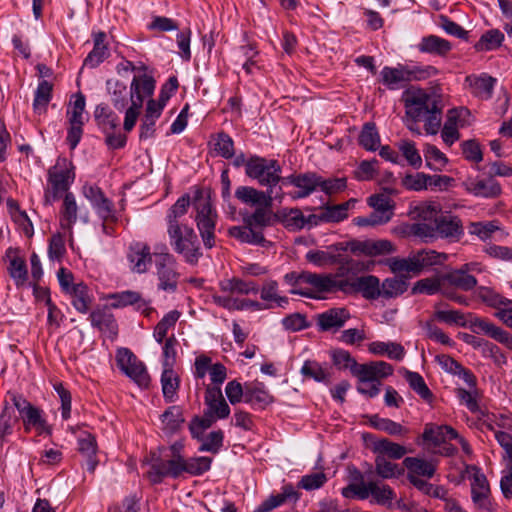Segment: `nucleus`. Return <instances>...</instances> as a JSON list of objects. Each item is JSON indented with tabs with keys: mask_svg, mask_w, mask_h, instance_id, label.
I'll return each mask as SVG.
<instances>
[{
	"mask_svg": "<svg viewBox=\"0 0 512 512\" xmlns=\"http://www.w3.org/2000/svg\"><path fill=\"white\" fill-rule=\"evenodd\" d=\"M75 173L71 161L65 157H58L55 164L49 168L47 174V188L44 191V204L52 205L62 195L68 193L74 182Z\"/></svg>",
	"mask_w": 512,
	"mask_h": 512,
	"instance_id": "nucleus-1",
	"label": "nucleus"
},
{
	"mask_svg": "<svg viewBox=\"0 0 512 512\" xmlns=\"http://www.w3.org/2000/svg\"><path fill=\"white\" fill-rule=\"evenodd\" d=\"M169 244L190 265H196L203 256L198 236L188 225L167 229Z\"/></svg>",
	"mask_w": 512,
	"mask_h": 512,
	"instance_id": "nucleus-2",
	"label": "nucleus"
},
{
	"mask_svg": "<svg viewBox=\"0 0 512 512\" xmlns=\"http://www.w3.org/2000/svg\"><path fill=\"white\" fill-rule=\"evenodd\" d=\"M310 288L291 289L293 295H300L311 299H321V294L343 292L347 286V279H337V276L329 274H318L309 272L307 278Z\"/></svg>",
	"mask_w": 512,
	"mask_h": 512,
	"instance_id": "nucleus-3",
	"label": "nucleus"
},
{
	"mask_svg": "<svg viewBox=\"0 0 512 512\" xmlns=\"http://www.w3.org/2000/svg\"><path fill=\"white\" fill-rule=\"evenodd\" d=\"M282 167L274 159L253 155L246 163V176L256 180L261 186H277Z\"/></svg>",
	"mask_w": 512,
	"mask_h": 512,
	"instance_id": "nucleus-4",
	"label": "nucleus"
},
{
	"mask_svg": "<svg viewBox=\"0 0 512 512\" xmlns=\"http://www.w3.org/2000/svg\"><path fill=\"white\" fill-rule=\"evenodd\" d=\"M196 210L195 222L206 249L216 245L215 228L217 213L208 199L200 198L194 203Z\"/></svg>",
	"mask_w": 512,
	"mask_h": 512,
	"instance_id": "nucleus-5",
	"label": "nucleus"
},
{
	"mask_svg": "<svg viewBox=\"0 0 512 512\" xmlns=\"http://www.w3.org/2000/svg\"><path fill=\"white\" fill-rule=\"evenodd\" d=\"M155 268L158 280L157 289L167 293H175L180 278L176 258L167 251L162 252L157 255Z\"/></svg>",
	"mask_w": 512,
	"mask_h": 512,
	"instance_id": "nucleus-6",
	"label": "nucleus"
},
{
	"mask_svg": "<svg viewBox=\"0 0 512 512\" xmlns=\"http://www.w3.org/2000/svg\"><path fill=\"white\" fill-rule=\"evenodd\" d=\"M118 368L140 387H148L150 376L142 361L128 348H119L116 352Z\"/></svg>",
	"mask_w": 512,
	"mask_h": 512,
	"instance_id": "nucleus-7",
	"label": "nucleus"
},
{
	"mask_svg": "<svg viewBox=\"0 0 512 512\" xmlns=\"http://www.w3.org/2000/svg\"><path fill=\"white\" fill-rule=\"evenodd\" d=\"M74 101L67 110L69 128L67 132V143L70 149H75L83 135L85 96L82 93L74 95Z\"/></svg>",
	"mask_w": 512,
	"mask_h": 512,
	"instance_id": "nucleus-8",
	"label": "nucleus"
},
{
	"mask_svg": "<svg viewBox=\"0 0 512 512\" xmlns=\"http://www.w3.org/2000/svg\"><path fill=\"white\" fill-rule=\"evenodd\" d=\"M105 299L111 301L110 307L113 309H122L128 306H133L135 311L141 313L145 317H150V315L155 311L151 306V300L144 298L140 292L134 290L109 293L105 296Z\"/></svg>",
	"mask_w": 512,
	"mask_h": 512,
	"instance_id": "nucleus-9",
	"label": "nucleus"
},
{
	"mask_svg": "<svg viewBox=\"0 0 512 512\" xmlns=\"http://www.w3.org/2000/svg\"><path fill=\"white\" fill-rule=\"evenodd\" d=\"M182 475L181 458L163 459L152 454L147 477L153 484L161 483L165 477L178 478Z\"/></svg>",
	"mask_w": 512,
	"mask_h": 512,
	"instance_id": "nucleus-10",
	"label": "nucleus"
},
{
	"mask_svg": "<svg viewBox=\"0 0 512 512\" xmlns=\"http://www.w3.org/2000/svg\"><path fill=\"white\" fill-rule=\"evenodd\" d=\"M474 471L471 477V498L478 509L491 510V490L487 477L480 468L471 466Z\"/></svg>",
	"mask_w": 512,
	"mask_h": 512,
	"instance_id": "nucleus-11",
	"label": "nucleus"
},
{
	"mask_svg": "<svg viewBox=\"0 0 512 512\" xmlns=\"http://www.w3.org/2000/svg\"><path fill=\"white\" fill-rule=\"evenodd\" d=\"M220 293L212 295V301L216 297L240 298L239 295H256L259 287L254 281H246L238 277L223 279L219 282Z\"/></svg>",
	"mask_w": 512,
	"mask_h": 512,
	"instance_id": "nucleus-12",
	"label": "nucleus"
},
{
	"mask_svg": "<svg viewBox=\"0 0 512 512\" xmlns=\"http://www.w3.org/2000/svg\"><path fill=\"white\" fill-rule=\"evenodd\" d=\"M406 114L415 121L424 117L432 109H436V101L425 91L417 90L405 99Z\"/></svg>",
	"mask_w": 512,
	"mask_h": 512,
	"instance_id": "nucleus-13",
	"label": "nucleus"
},
{
	"mask_svg": "<svg viewBox=\"0 0 512 512\" xmlns=\"http://www.w3.org/2000/svg\"><path fill=\"white\" fill-rule=\"evenodd\" d=\"M471 329L476 334H483L512 350V334L494 324L487 318L477 317L471 322Z\"/></svg>",
	"mask_w": 512,
	"mask_h": 512,
	"instance_id": "nucleus-14",
	"label": "nucleus"
},
{
	"mask_svg": "<svg viewBox=\"0 0 512 512\" xmlns=\"http://www.w3.org/2000/svg\"><path fill=\"white\" fill-rule=\"evenodd\" d=\"M351 293H361L367 300H376L381 296L380 280L374 275L360 276L352 280L347 279L345 294Z\"/></svg>",
	"mask_w": 512,
	"mask_h": 512,
	"instance_id": "nucleus-15",
	"label": "nucleus"
},
{
	"mask_svg": "<svg viewBox=\"0 0 512 512\" xmlns=\"http://www.w3.org/2000/svg\"><path fill=\"white\" fill-rule=\"evenodd\" d=\"M127 259L133 273H146L152 264L151 249L148 244L134 242L129 246Z\"/></svg>",
	"mask_w": 512,
	"mask_h": 512,
	"instance_id": "nucleus-16",
	"label": "nucleus"
},
{
	"mask_svg": "<svg viewBox=\"0 0 512 512\" xmlns=\"http://www.w3.org/2000/svg\"><path fill=\"white\" fill-rule=\"evenodd\" d=\"M156 81L149 73L135 74L131 84V104L143 106L146 98H151L154 94Z\"/></svg>",
	"mask_w": 512,
	"mask_h": 512,
	"instance_id": "nucleus-17",
	"label": "nucleus"
},
{
	"mask_svg": "<svg viewBox=\"0 0 512 512\" xmlns=\"http://www.w3.org/2000/svg\"><path fill=\"white\" fill-rule=\"evenodd\" d=\"M348 309L344 307L330 308L316 315V325L319 331H337L350 319Z\"/></svg>",
	"mask_w": 512,
	"mask_h": 512,
	"instance_id": "nucleus-18",
	"label": "nucleus"
},
{
	"mask_svg": "<svg viewBox=\"0 0 512 512\" xmlns=\"http://www.w3.org/2000/svg\"><path fill=\"white\" fill-rule=\"evenodd\" d=\"M437 239H446L450 242H458L464 235L461 219L451 214H441L436 220Z\"/></svg>",
	"mask_w": 512,
	"mask_h": 512,
	"instance_id": "nucleus-19",
	"label": "nucleus"
},
{
	"mask_svg": "<svg viewBox=\"0 0 512 512\" xmlns=\"http://www.w3.org/2000/svg\"><path fill=\"white\" fill-rule=\"evenodd\" d=\"M206 415H212L218 420L230 415V407L223 397L220 387H206L204 394Z\"/></svg>",
	"mask_w": 512,
	"mask_h": 512,
	"instance_id": "nucleus-20",
	"label": "nucleus"
},
{
	"mask_svg": "<svg viewBox=\"0 0 512 512\" xmlns=\"http://www.w3.org/2000/svg\"><path fill=\"white\" fill-rule=\"evenodd\" d=\"M496 82L497 79L487 73H481L479 75L472 74L465 78V84L471 94L481 100H489L492 98Z\"/></svg>",
	"mask_w": 512,
	"mask_h": 512,
	"instance_id": "nucleus-21",
	"label": "nucleus"
},
{
	"mask_svg": "<svg viewBox=\"0 0 512 512\" xmlns=\"http://www.w3.org/2000/svg\"><path fill=\"white\" fill-rule=\"evenodd\" d=\"M8 261V273L17 287L24 286L28 280V270L25 259L17 248L9 247L5 252Z\"/></svg>",
	"mask_w": 512,
	"mask_h": 512,
	"instance_id": "nucleus-22",
	"label": "nucleus"
},
{
	"mask_svg": "<svg viewBox=\"0 0 512 512\" xmlns=\"http://www.w3.org/2000/svg\"><path fill=\"white\" fill-rule=\"evenodd\" d=\"M107 94L113 107L122 112L129 103L131 104V91L127 84L119 79H109L106 81Z\"/></svg>",
	"mask_w": 512,
	"mask_h": 512,
	"instance_id": "nucleus-23",
	"label": "nucleus"
},
{
	"mask_svg": "<svg viewBox=\"0 0 512 512\" xmlns=\"http://www.w3.org/2000/svg\"><path fill=\"white\" fill-rule=\"evenodd\" d=\"M453 438H458V432L449 425L427 423L422 433L423 441L435 448L445 443L447 439L452 440Z\"/></svg>",
	"mask_w": 512,
	"mask_h": 512,
	"instance_id": "nucleus-24",
	"label": "nucleus"
},
{
	"mask_svg": "<svg viewBox=\"0 0 512 512\" xmlns=\"http://www.w3.org/2000/svg\"><path fill=\"white\" fill-rule=\"evenodd\" d=\"M351 250L374 257L392 254L396 251V247L390 240L379 239L354 242L352 243Z\"/></svg>",
	"mask_w": 512,
	"mask_h": 512,
	"instance_id": "nucleus-25",
	"label": "nucleus"
},
{
	"mask_svg": "<svg viewBox=\"0 0 512 512\" xmlns=\"http://www.w3.org/2000/svg\"><path fill=\"white\" fill-rule=\"evenodd\" d=\"M229 236L250 245H258L267 247L271 243L264 237L263 232L260 229L253 228L252 226L245 224L242 226H232L228 230Z\"/></svg>",
	"mask_w": 512,
	"mask_h": 512,
	"instance_id": "nucleus-26",
	"label": "nucleus"
},
{
	"mask_svg": "<svg viewBox=\"0 0 512 512\" xmlns=\"http://www.w3.org/2000/svg\"><path fill=\"white\" fill-rule=\"evenodd\" d=\"M274 402V397L262 382L246 383L245 403L264 409Z\"/></svg>",
	"mask_w": 512,
	"mask_h": 512,
	"instance_id": "nucleus-27",
	"label": "nucleus"
},
{
	"mask_svg": "<svg viewBox=\"0 0 512 512\" xmlns=\"http://www.w3.org/2000/svg\"><path fill=\"white\" fill-rule=\"evenodd\" d=\"M71 298V304L81 314H86L90 310L94 301V296L90 288L84 282L76 283L67 293Z\"/></svg>",
	"mask_w": 512,
	"mask_h": 512,
	"instance_id": "nucleus-28",
	"label": "nucleus"
},
{
	"mask_svg": "<svg viewBox=\"0 0 512 512\" xmlns=\"http://www.w3.org/2000/svg\"><path fill=\"white\" fill-rule=\"evenodd\" d=\"M97 442L96 438L86 433L78 439V451L85 459L86 470L94 473L99 461L97 459Z\"/></svg>",
	"mask_w": 512,
	"mask_h": 512,
	"instance_id": "nucleus-29",
	"label": "nucleus"
},
{
	"mask_svg": "<svg viewBox=\"0 0 512 512\" xmlns=\"http://www.w3.org/2000/svg\"><path fill=\"white\" fill-rule=\"evenodd\" d=\"M382 83L390 90H397L408 82V66L398 65L397 67L385 66L381 72Z\"/></svg>",
	"mask_w": 512,
	"mask_h": 512,
	"instance_id": "nucleus-30",
	"label": "nucleus"
},
{
	"mask_svg": "<svg viewBox=\"0 0 512 512\" xmlns=\"http://www.w3.org/2000/svg\"><path fill=\"white\" fill-rule=\"evenodd\" d=\"M417 49L421 53L445 57L451 51L452 45L448 40L439 36L428 35L421 38L417 44Z\"/></svg>",
	"mask_w": 512,
	"mask_h": 512,
	"instance_id": "nucleus-31",
	"label": "nucleus"
},
{
	"mask_svg": "<svg viewBox=\"0 0 512 512\" xmlns=\"http://www.w3.org/2000/svg\"><path fill=\"white\" fill-rule=\"evenodd\" d=\"M235 197L243 204L250 206H271V197L265 194V191L257 190L250 186H239L235 190Z\"/></svg>",
	"mask_w": 512,
	"mask_h": 512,
	"instance_id": "nucleus-32",
	"label": "nucleus"
},
{
	"mask_svg": "<svg viewBox=\"0 0 512 512\" xmlns=\"http://www.w3.org/2000/svg\"><path fill=\"white\" fill-rule=\"evenodd\" d=\"M91 325L102 332H108L112 335L117 334L118 325L114 315L107 307H98L91 311L89 315Z\"/></svg>",
	"mask_w": 512,
	"mask_h": 512,
	"instance_id": "nucleus-33",
	"label": "nucleus"
},
{
	"mask_svg": "<svg viewBox=\"0 0 512 512\" xmlns=\"http://www.w3.org/2000/svg\"><path fill=\"white\" fill-rule=\"evenodd\" d=\"M404 466L407 468V479L412 477L432 478L436 472V464L433 461H427L418 457H406L403 460Z\"/></svg>",
	"mask_w": 512,
	"mask_h": 512,
	"instance_id": "nucleus-34",
	"label": "nucleus"
},
{
	"mask_svg": "<svg viewBox=\"0 0 512 512\" xmlns=\"http://www.w3.org/2000/svg\"><path fill=\"white\" fill-rule=\"evenodd\" d=\"M78 210L79 207L74 194L71 192L66 193L60 210V226L62 229L72 230L73 225L78 219Z\"/></svg>",
	"mask_w": 512,
	"mask_h": 512,
	"instance_id": "nucleus-35",
	"label": "nucleus"
},
{
	"mask_svg": "<svg viewBox=\"0 0 512 512\" xmlns=\"http://www.w3.org/2000/svg\"><path fill=\"white\" fill-rule=\"evenodd\" d=\"M320 176L314 172H306L298 174L297 191L289 193L293 200L302 199L310 196L319 188Z\"/></svg>",
	"mask_w": 512,
	"mask_h": 512,
	"instance_id": "nucleus-36",
	"label": "nucleus"
},
{
	"mask_svg": "<svg viewBox=\"0 0 512 512\" xmlns=\"http://www.w3.org/2000/svg\"><path fill=\"white\" fill-rule=\"evenodd\" d=\"M94 120L102 133L116 130L119 126L118 115L104 103L98 104L95 107Z\"/></svg>",
	"mask_w": 512,
	"mask_h": 512,
	"instance_id": "nucleus-37",
	"label": "nucleus"
},
{
	"mask_svg": "<svg viewBox=\"0 0 512 512\" xmlns=\"http://www.w3.org/2000/svg\"><path fill=\"white\" fill-rule=\"evenodd\" d=\"M275 218L289 231L305 228L304 214L299 208H282L275 213Z\"/></svg>",
	"mask_w": 512,
	"mask_h": 512,
	"instance_id": "nucleus-38",
	"label": "nucleus"
},
{
	"mask_svg": "<svg viewBox=\"0 0 512 512\" xmlns=\"http://www.w3.org/2000/svg\"><path fill=\"white\" fill-rule=\"evenodd\" d=\"M105 39L106 34L104 32L99 31L97 33H93L94 46L92 51L84 60L85 65L95 68L109 56V50L105 44Z\"/></svg>",
	"mask_w": 512,
	"mask_h": 512,
	"instance_id": "nucleus-39",
	"label": "nucleus"
},
{
	"mask_svg": "<svg viewBox=\"0 0 512 512\" xmlns=\"http://www.w3.org/2000/svg\"><path fill=\"white\" fill-rule=\"evenodd\" d=\"M214 304L228 311H243L247 309L259 311L265 308H269V306H263V304L259 301L245 298L216 297L214 298Z\"/></svg>",
	"mask_w": 512,
	"mask_h": 512,
	"instance_id": "nucleus-40",
	"label": "nucleus"
},
{
	"mask_svg": "<svg viewBox=\"0 0 512 512\" xmlns=\"http://www.w3.org/2000/svg\"><path fill=\"white\" fill-rule=\"evenodd\" d=\"M368 351L374 355H386L396 361H401L406 354L404 347L396 342L374 341L368 345Z\"/></svg>",
	"mask_w": 512,
	"mask_h": 512,
	"instance_id": "nucleus-41",
	"label": "nucleus"
},
{
	"mask_svg": "<svg viewBox=\"0 0 512 512\" xmlns=\"http://www.w3.org/2000/svg\"><path fill=\"white\" fill-rule=\"evenodd\" d=\"M161 386L163 397L166 402H174L177 398V391L180 386V378L173 368H163L161 375Z\"/></svg>",
	"mask_w": 512,
	"mask_h": 512,
	"instance_id": "nucleus-42",
	"label": "nucleus"
},
{
	"mask_svg": "<svg viewBox=\"0 0 512 512\" xmlns=\"http://www.w3.org/2000/svg\"><path fill=\"white\" fill-rule=\"evenodd\" d=\"M190 206L189 194H184L177 199V201L170 207L166 215L167 229L175 228L176 226H185L186 224L181 222V218L184 217Z\"/></svg>",
	"mask_w": 512,
	"mask_h": 512,
	"instance_id": "nucleus-43",
	"label": "nucleus"
},
{
	"mask_svg": "<svg viewBox=\"0 0 512 512\" xmlns=\"http://www.w3.org/2000/svg\"><path fill=\"white\" fill-rule=\"evenodd\" d=\"M442 280L463 291H470L477 285V279L473 275L466 273L461 267L444 275Z\"/></svg>",
	"mask_w": 512,
	"mask_h": 512,
	"instance_id": "nucleus-44",
	"label": "nucleus"
},
{
	"mask_svg": "<svg viewBox=\"0 0 512 512\" xmlns=\"http://www.w3.org/2000/svg\"><path fill=\"white\" fill-rule=\"evenodd\" d=\"M180 317L181 312L176 309L163 315L153 329V338L158 344H162L164 340L168 338V331L175 327Z\"/></svg>",
	"mask_w": 512,
	"mask_h": 512,
	"instance_id": "nucleus-45",
	"label": "nucleus"
},
{
	"mask_svg": "<svg viewBox=\"0 0 512 512\" xmlns=\"http://www.w3.org/2000/svg\"><path fill=\"white\" fill-rule=\"evenodd\" d=\"M212 461L213 458L208 456L181 458L182 474L187 473L191 476H201L210 470Z\"/></svg>",
	"mask_w": 512,
	"mask_h": 512,
	"instance_id": "nucleus-46",
	"label": "nucleus"
},
{
	"mask_svg": "<svg viewBox=\"0 0 512 512\" xmlns=\"http://www.w3.org/2000/svg\"><path fill=\"white\" fill-rule=\"evenodd\" d=\"M53 84L42 79L39 81L34 94L33 110L37 114L46 112L47 106L52 99Z\"/></svg>",
	"mask_w": 512,
	"mask_h": 512,
	"instance_id": "nucleus-47",
	"label": "nucleus"
},
{
	"mask_svg": "<svg viewBox=\"0 0 512 512\" xmlns=\"http://www.w3.org/2000/svg\"><path fill=\"white\" fill-rule=\"evenodd\" d=\"M477 296L487 306L495 309V312H499L505 306L510 305L512 300L502 296L494 289L485 286L478 287Z\"/></svg>",
	"mask_w": 512,
	"mask_h": 512,
	"instance_id": "nucleus-48",
	"label": "nucleus"
},
{
	"mask_svg": "<svg viewBox=\"0 0 512 512\" xmlns=\"http://www.w3.org/2000/svg\"><path fill=\"white\" fill-rule=\"evenodd\" d=\"M504 38V33L500 30L490 29L481 35L473 47L477 52L493 51L502 45Z\"/></svg>",
	"mask_w": 512,
	"mask_h": 512,
	"instance_id": "nucleus-49",
	"label": "nucleus"
},
{
	"mask_svg": "<svg viewBox=\"0 0 512 512\" xmlns=\"http://www.w3.org/2000/svg\"><path fill=\"white\" fill-rule=\"evenodd\" d=\"M415 258L421 273L432 266L443 265L447 261L448 256L435 250H421L415 253Z\"/></svg>",
	"mask_w": 512,
	"mask_h": 512,
	"instance_id": "nucleus-50",
	"label": "nucleus"
},
{
	"mask_svg": "<svg viewBox=\"0 0 512 512\" xmlns=\"http://www.w3.org/2000/svg\"><path fill=\"white\" fill-rule=\"evenodd\" d=\"M387 265L390 268V270L395 274H420L415 254L407 258L392 257L387 260Z\"/></svg>",
	"mask_w": 512,
	"mask_h": 512,
	"instance_id": "nucleus-51",
	"label": "nucleus"
},
{
	"mask_svg": "<svg viewBox=\"0 0 512 512\" xmlns=\"http://www.w3.org/2000/svg\"><path fill=\"white\" fill-rule=\"evenodd\" d=\"M408 289L407 280L404 278H387L380 284V292L383 298H395L402 295Z\"/></svg>",
	"mask_w": 512,
	"mask_h": 512,
	"instance_id": "nucleus-52",
	"label": "nucleus"
},
{
	"mask_svg": "<svg viewBox=\"0 0 512 512\" xmlns=\"http://www.w3.org/2000/svg\"><path fill=\"white\" fill-rule=\"evenodd\" d=\"M22 416L26 430L35 428L39 433L48 432L47 421L43 417V411L32 405Z\"/></svg>",
	"mask_w": 512,
	"mask_h": 512,
	"instance_id": "nucleus-53",
	"label": "nucleus"
},
{
	"mask_svg": "<svg viewBox=\"0 0 512 512\" xmlns=\"http://www.w3.org/2000/svg\"><path fill=\"white\" fill-rule=\"evenodd\" d=\"M373 451L376 455H383V457H389L391 459H401L407 453L404 446L387 439L376 441Z\"/></svg>",
	"mask_w": 512,
	"mask_h": 512,
	"instance_id": "nucleus-54",
	"label": "nucleus"
},
{
	"mask_svg": "<svg viewBox=\"0 0 512 512\" xmlns=\"http://www.w3.org/2000/svg\"><path fill=\"white\" fill-rule=\"evenodd\" d=\"M441 206L436 202H422L415 206L414 217L421 222L436 223L440 217Z\"/></svg>",
	"mask_w": 512,
	"mask_h": 512,
	"instance_id": "nucleus-55",
	"label": "nucleus"
},
{
	"mask_svg": "<svg viewBox=\"0 0 512 512\" xmlns=\"http://www.w3.org/2000/svg\"><path fill=\"white\" fill-rule=\"evenodd\" d=\"M278 289V282L276 280H266L261 289H259L260 298L263 301L275 302L279 307H284L288 304L289 300L285 296H280Z\"/></svg>",
	"mask_w": 512,
	"mask_h": 512,
	"instance_id": "nucleus-56",
	"label": "nucleus"
},
{
	"mask_svg": "<svg viewBox=\"0 0 512 512\" xmlns=\"http://www.w3.org/2000/svg\"><path fill=\"white\" fill-rule=\"evenodd\" d=\"M354 205V200L351 199L345 203L327 206L322 211L323 222H340L348 217V210Z\"/></svg>",
	"mask_w": 512,
	"mask_h": 512,
	"instance_id": "nucleus-57",
	"label": "nucleus"
},
{
	"mask_svg": "<svg viewBox=\"0 0 512 512\" xmlns=\"http://www.w3.org/2000/svg\"><path fill=\"white\" fill-rule=\"evenodd\" d=\"M359 143L368 151H375L379 147L380 136L374 123L368 122L363 126L359 135Z\"/></svg>",
	"mask_w": 512,
	"mask_h": 512,
	"instance_id": "nucleus-58",
	"label": "nucleus"
},
{
	"mask_svg": "<svg viewBox=\"0 0 512 512\" xmlns=\"http://www.w3.org/2000/svg\"><path fill=\"white\" fill-rule=\"evenodd\" d=\"M405 379L410 388L425 401H431L433 394L424 381V378L417 372L406 371Z\"/></svg>",
	"mask_w": 512,
	"mask_h": 512,
	"instance_id": "nucleus-59",
	"label": "nucleus"
},
{
	"mask_svg": "<svg viewBox=\"0 0 512 512\" xmlns=\"http://www.w3.org/2000/svg\"><path fill=\"white\" fill-rule=\"evenodd\" d=\"M162 423L169 432L177 431L184 423L183 410L180 406H170L161 415Z\"/></svg>",
	"mask_w": 512,
	"mask_h": 512,
	"instance_id": "nucleus-60",
	"label": "nucleus"
},
{
	"mask_svg": "<svg viewBox=\"0 0 512 512\" xmlns=\"http://www.w3.org/2000/svg\"><path fill=\"white\" fill-rule=\"evenodd\" d=\"M470 235L477 236L481 241L489 240L499 230L495 221L470 222L467 226Z\"/></svg>",
	"mask_w": 512,
	"mask_h": 512,
	"instance_id": "nucleus-61",
	"label": "nucleus"
},
{
	"mask_svg": "<svg viewBox=\"0 0 512 512\" xmlns=\"http://www.w3.org/2000/svg\"><path fill=\"white\" fill-rule=\"evenodd\" d=\"M409 235L420 238L424 242H430L437 239L435 223L416 222L408 226Z\"/></svg>",
	"mask_w": 512,
	"mask_h": 512,
	"instance_id": "nucleus-62",
	"label": "nucleus"
},
{
	"mask_svg": "<svg viewBox=\"0 0 512 512\" xmlns=\"http://www.w3.org/2000/svg\"><path fill=\"white\" fill-rule=\"evenodd\" d=\"M470 191L475 196L490 198L501 193V186L494 179L480 180L471 185Z\"/></svg>",
	"mask_w": 512,
	"mask_h": 512,
	"instance_id": "nucleus-63",
	"label": "nucleus"
},
{
	"mask_svg": "<svg viewBox=\"0 0 512 512\" xmlns=\"http://www.w3.org/2000/svg\"><path fill=\"white\" fill-rule=\"evenodd\" d=\"M300 372L304 378L313 379L316 382H329V373L316 361H305Z\"/></svg>",
	"mask_w": 512,
	"mask_h": 512,
	"instance_id": "nucleus-64",
	"label": "nucleus"
}]
</instances>
